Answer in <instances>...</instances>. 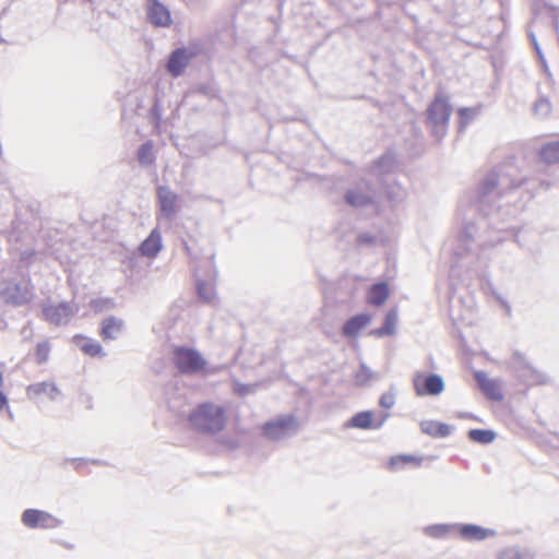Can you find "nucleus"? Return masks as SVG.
Here are the masks:
<instances>
[{
    "label": "nucleus",
    "instance_id": "obj_51",
    "mask_svg": "<svg viewBox=\"0 0 559 559\" xmlns=\"http://www.w3.org/2000/svg\"><path fill=\"white\" fill-rule=\"evenodd\" d=\"M203 475H219V472L216 471H207V472H201Z\"/></svg>",
    "mask_w": 559,
    "mask_h": 559
},
{
    "label": "nucleus",
    "instance_id": "obj_5",
    "mask_svg": "<svg viewBox=\"0 0 559 559\" xmlns=\"http://www.w3.org/2000/svg\"><path fill=\"white\" fill-rule=\"evenodd\" d=\"M173 362L185 374L199 373L207 365L198 349L188 346H175L173 348Z\"/></svg>",
    "mask_w": 559,
    "mask_h": 559
},
{
    "label": "nucleus",
    "instance_id": "obj_3",
    "mask_svg": "<svg viewBox=\"0 0 559 559\" xmlns=\"http://www.w3.org/2000/svg\"><path fill=\"white\" fill-rule=\"evenodd\" d=\"M452 114V106L441 94H437L433 102L427 108V126L431 135L437 140L442 139L447 133V127Z\"/></svg>",
    "mask_w": 559,
    "mask_h": 559
},
{
    "label": "nucleus",
    "instance_id": "obj_22",
    "mask_svg": "<svg viewBox=\"0 0 559 559\" xmlns=\"http://www.w3.org/2000/svg\"><path fill=\"white\" fill-rule=\"evenodd\" d=\"M108 465L106 461L100 459H91L88 456H72L64 460L63 466L66 468H73L81 474L91 473L90 466Z\"/></svg>",
    "mask_w": 559,
    "mask_h": 559
},
{
    "label": "nucleus",
    "instance_id": "obj_14",
    "mask_svg": "<svg viewBox=\"0 0 559 559\" xmlns=\"http://www.w3.org/2000/svg\"><path fill=\"white\" fill-rule=\"evenodd\" d=\"M146 15L148 22L156 27H167L171 23L168 8L159 0H147Z\"/></svg>",
    "mask_w": 559,
    "mask_h": 559
},
{
    "label": "nucleus",
    "instance_id": "obj_52",
    "mask_svg": "<svg viewBox=\"0 0 559 559\" xmlns=\"http://www.w3.org/2000/svg\"><path fill=\"white\" fill-rule=\"evenodd\" d=\"M62 546L66 547L67 549H73L74 548L73 544H70V543H67V542H63Z\"/></svg>",
    "mask_w": 559,
    "mask_h": 559
},
{
    "label": "nucleus",
    "instance_id": "obj_11",
    "mask_svg": "<svg viewBox=\"0 0 559 559\" xmlns=\"http://www.w3.org/2000/svg\"><path fill=\"white\" fill-rule=\"evenodd\" d=\"M41 313L45 321L56 326L67 325L75 311L73 307L66 301L57 305L44 302L41 305Z\"/></svg>",
    "mask_w": 559,
    "mask_h": 559
},
{
    "label": "nucleus",
    "instance_id": "obj_31",
    "mask_svg": "<svg viewBox=\"0 0 559 559\" xmlns=\"http://www.w3.org/2000/svg\"><path fill=\"white\" fill-rule=\"evenodd\" d=\"M534 552L525 547L511 546L500 551L498 559H534Z\"/></svg>",
    "mask_w": 559,
    "mask_h": 559
},
{
    "label": "nucleus",
    "instance_id": "obj_50",
    "mask_svg": "<svg viewBox=\"0 0 559 559\" xmlns=\"http://www.w3.org/2000/svg\"><path fill=\"white\" fill-rule=\"evenodd\" d=\"M473 227H474V225H473L472 223H471V224H469V223H467V224L465 225V231H466V234H467L469 237H472V230H471V229H472Z\"/></svg>",
    "mask_w": 559,
    "mask_h": 559
},
{
    "label": "nucleus",
    "instance_id": "obj_40",
    "mask_svg": "<svg viewBox=\"0 0 559 559\" xmlns=\"http://www.w3.org/2000/svg\"><path fill=\"white\" fill-rule=\"evenodd\" d=\"M551 110V105L548 99L540 98L534 104V111L540 117H546Z\"/></svg>",
    "mask_w": 559,
    "mask_h": 559
},
{
    "label": "nucleus",
    "instance_id": "obj_29",
    "mask_svg": "<svg viewBox=\"0 0 559 559\" xmlns=\"http://www.w3.org/2000/svg\"><path fill=\"white\" fill-rule=\"evenodd\" d=\"M75 340H78L76 344L84 354L92 357L105 356L103 347L97 341H93L80 335L75 336Z\"/></svg>",
    "mask_w": 559,
    "mask_h": 559
},
{
    "label": "nucleus",
    "instance_id": "obj_15",
    "mask_svg": "<svg viewBox=\"0 0 559 559\" xmlns=\"http://www.w3.org/2000/svg\"><path fill=\"white\" fill-rule=\"evenodd\" d=\"M389 414H383L379 421H374L373 413L371 411H362L356 413L346 421L345 427L357 429H380L384 421L388 419Z\"/></svg>",
    "mask_w": 559,
    "mask_h": 559
},
{
    "label": "nucleus",
    "instance_id": "obj_34",
    "mask_svg": "<svg viewBox=\"0 0 559 559\" xmlns=\"http://www.w3.org/2000/svg\"><path fill=\"white\" fill-rule=\"evenodd\" d=\"M153 147H154L153 142L146 141L143 144H141L140 147L138 148L136 158L141 166L147 167L154 163L155 156H154Z\"/></svg>",
    "mask_w": 559,
    "mask_h": 559
},
{
    "label": "nucleus",
    "instance_id": "obj_25",
    "mask_svg": "<svg viewBox=\"0 0 559 559\" xmlns=\"http://www.w3.org/2000/svg\"><path fill=\"white\" fill-rule=\"evenodd\" d=\"M399 313L396 308L390 309L385 317L381 328L374 329L370 332L371 335L377 337L390 336L395 333L397 324Z\"/></svg>",
    "mask_w": 559,
    "mask_h": 559
},
{
    "label": "nucleus",
    "instance_id": "obj_17",
    "mask_svg": "<svg viewBox=\"0 0 559 559\" xmlns=\"http://www.w3.org/2000/svg\"><path fill=\"white\" fill-rule=\"evenodd\" d=\"M43 394L52 402L59 400L62 396L60 389L52 381L33 383L26 388V395L29 400L37 399Z\"/></svg>",
    "mask_w": 559,
    "mask_h": 559
},
{
    "label": "nucleus",
    "instance_id": "obj_28",
    "mask_svg": "<svg viewBox=\"0 0 559 559\" xmlns=\"http://www.w3.org/2000/svg\"><path fill=\"white\" fill-rule=\"evenodd\" d=\"M377 185H378V187L381 186L384 188L388 200L394 204L401 203L406 198V194H407L406 190L396 181L388 182L385 180V181H383L381 183H377Z\"/></svg>",
    "mask_w": 559,
    "mask_h": 559
},
{
    "label": "nucleus",
    "instance_id": "obj_23",
    "mask_svg": "<svg viewBox=\"0 0 559 559\" xmlns=\"http://www.w3.org/2000/svg\"><path fill=\"white\" fill-rule=\"evenodd\" d=\"M475 379L484 392V394L493 400V401H501L502 400V393L500 391L499 385L496 381L489 379L487 374L483 371H476L475 372Z\"/></svg>",
    "mask_w": 559,
    "mask_h": 559
},
{
    "label": "nucleus",
    "instance_id": "obj_27",
    "mask_svg": "<svg viewBox=\"0 0 559 559\" xmlns=\"http://www.w3.org/2000/svg\"><path fill=\"white\" fill-rule=\"evenodd\" d=\"M420 429L424 433L429 435L435 438H445L451 435L452 427L439 423L436 420H424L420 423Z\"/></svg>",
    "mask_w": 559,
    "mask_h": 559
},
{
    "label": "nucleus",
    "instance_id": "obj_12",
    "mask_svg": "<svg viewBox=\"0 0 559 559\" xmlns=\"http://www.w3.org/2000/svg\"><path fill=\"white\" fill-rule=\"evenodd\" d=\"M193 51L182 47L173 50L166 63V70L173 78L180 76L190 61L193 59Z\"/></svg>",
    "mask_w": 559,
    "mask_h": 559
},
{
    "label": "nucleus",
    "instance_id": "obj_37",
    "mask_svg": "<svg viewBox=\"0 0 559 559\" xmlns=\"http://www.w3.org/2000/svg\"><path fill=\"white\" fill-rule=\"evenodd\" d=\"M51 346L48 340L37 343L35 348V359L38 365H43L48 361Z\"/></svg>",
    "mask_w": 559,
    "mask_h": 559
},
{
    "label": "nucleus",
    "instance_id": "obj_41",
    "mask_svg": "<svg viewBox=\"0 0 559 559\" xmlns=\"http://www.w3.org/2000/svg\"><path fill=\"white\" fill-rule=\"evenodd\" d=\"M395 404V393L393 390L384 392L379 400V405L383 408L390 409Z\"/></svg>",
    "mask_w": 559,
    "mask_h": 559
},
{
    "label": "nucleus",
    "instance_id": "obj_6",
    "mask_svg": "<svg viewBox=\"0 0 559 559\" xmlns=\"http://www.w3.org/2000/svg\"><path fill=\"white\" fill-rule=\"evenodd\" d=\"M378 192L377 183L362 179L345 192L344 200L353 207H365L374 203Z\"/></svg>",
    "mask_w": 559,
    "mask_h": 559
},
{
    "label": "nucleus",
    "instance_id": "obj_9",
    "mask_svg": "<svg viewBox=\"0 0 559 559\" xmlns=\"http://www.w3.org/2000/svg\"><path fill=\"white\" fill-rule=\"evenodd\" d=\"M510 366L518 378L528 384H542L547 382V377L536 370L522 355L515 352L510 360Z\"/></svg>",
    "mask_w": 559,
    "mask_h": 559
},
{
    "label": "nucleus",
    "instance_id": "obj_32",
    "mask_svg": "<svg viewBox=\"0 0 559 559\" xmlns=\"http://www.w3.org/2000/svg\"><path fill=\"white\" fill-rule=\"evenodd\" d=\"M540 157L546 164L559 163V141H551L544 144L540 148Z\"/></svg>",
    "mask_w": 559,
    "mask_h": 559
},
{
    "label": "nucleus",
    "instance_id": "obj_46",
    "mask_svg": "<svg viewBox=\"0 0 559 559\" xmlns=\"http://www.w3.org/2000/svg\"><path fill=\"white\" fill-rule=\"evenodd\" d=\"M36 252L34 249H26L21 251L20 253V260L23 262H32L33 258L35 257Z\"/></svg>",
    "mask_w": 559,
    "mask_h": 559
},
{
    "label": "nucleus",
    "instance_id": "obj_45",
    "mask_svg": "<svg viewBox=\"0 0 559 559\" xmlns=\"http://www.w3.org/2000/svg\"><path fill=\"white\" fill-rule=\"evenodd\" d=\"M4 408L9 415V418L11 420H13L14 417H13V414H12L9 405H8V399H7L5 394L2 391H0V412Z\"/></svg>",
    "mask_w": 559,
    "mask_h": 559
},
{
    "label": "nucleus",
    "instance_id": "obj_1",
    "mask_svg": "<svg viewBox=\"0 0 559 559\" xmlns=\"http://www.w3.org/2000/svg\"><path fill=\"white\" fill-rule=\"evenodd\" d=\"M516 167L508 160L489 171L481 180L477 191L476 207L484 216L493 219L513 214L514 209L496 205L498 199L503 198L511 190L524 183L525 179L518 176Z\"/></svg>",
    "mask_w": 559,
    "mask_h": 559
},
{
    "label": "nucleus",
    "instance_id": "obj_20",
    "mask_svg": "<svg viewBox=\"0 0 559 559\" xmlns=\"http://www.w3.org/2000/svg\"><path fill=\"white\" fill-rule=\"evenodd\" d=\"M370 321L371 316L366 312L355 314L344 323L342 333L346 337H355L370 323Z\"/></svg>",
    "mask_w": 559,
    "mask_h": 559
},
{
    "label": "nucleus",
    "instance_id": "obj_49",
    "mask_svg": "<svg viewBox=\"0 0 559 559\" xmlns=\"http://www.w3.org/2000/svg\"><path fill=\"white\" fill-rule=\"evenodd\" d=\"M4 364H0V386L3 384Z\"/></svg>",
    "mask_w": 559,
    "mask_h": 559
},
{
    "label": "nucleus",
    "instance_id": "obj_18",
    "mask_svg": "<svg viewBox=\"0 0 559 559\" xmlns=\"http://www.w3.org/2000/svg\"><path fill=\"white\" fill-rule=\"evenodd\" d=\"M394 167L395 156L392 152H386L372 163L369 174L378 179V183H381L385 181L383 177L390 174Z\"/></svg>",
    "mask_w": 559,
    "mask_h": 559
},
{
    "label": "nucleus",
    "instance_id": "obj_24",
    "mask_svg": "<svg viewBox=\"0 0 559 559\" xmlns=\"http://www.w3.org/2000/svg\"><path fill=\"white\" fill-rule=\"evenodd\" d=\"M162 250V235L158 228H154L147 238L141 243L140 252L147 258H154Z\"/></svg>",
    "mask_w": 559,
    "mask_h": 559
},
{
    "label": "nucleus",
    "instance_id": "obj_13",
    "mask_svg": "<svg viewBox=\"0 0 559 559\" xmlns=\"http://www.w3.org/2000/svg\"><path fill=\"white\" fill-rule=\"evenodd\" d=\"M455 534L467 542H481L489 537H495L497 532L472 523H456Z\"/></svg>",
    "mask_w": 559,
    "mask_h": 559
},
{
    "label": "nucleus",
    "instance_id": "obj_16",
    "mask_svg": "<svg viewBox=\"0 0 559 559\" xmlns=\"http://www.w3.org/2000/svg\"><path fill=\"white\" fill-rule=\"evenodd\" d=\"M157 200L162 215L173 218L177 212L178 195L168 187L162 186L157 189Z\"/></svg>",
    "mask_w": 559,
    "mask_h": 559
},
{
    "label": "nucleus",
    "instance_id": "obj_43",
    "mask_svg": "<svg viewBox=\"0 0 559 559\" xmlns=\"http://www.w3.org/2000/svg\"><path fill=\"white\" fill-rule=\"evenodd\" d=\"M376 242V236L369 233H361L357 236L358 246H371Z\"/></svg>",
    "mask_w": 559,
    "mask_h": 559
},
{
    "label": "nucleus",
    "instance_id": "obj_10",
    "mask_svg": "<svg viewBox=\"0 0 559 559\" xmlns=\"http://www.w3.org/2000/svg\"><path fill=\"white\" fill-rule=\"evenodd\" d=\"M415 392L418 396H437L444 391V381L437 373H417L413 379Z\"/></svg>",
    "mask_w": 559,
    "mask_h": 559
},
{
    "label": "nucleus",
    "instance_id": "obj_33",
    "mask_svg": "<svg viewBox=\"0 0 559 559\" xmlns=\"http://www.w3.org/2000/svg\"><path fill=\"white\" fill-rule=\"evenodd\" d=\"M425 534L433 538H443L456 532V523L454 524H432L425 527Z\"/></svg>",
    "mask_w": 559,
    "mask_h": 559
},
{
    "label": "nucleus",
    "instance_id": "obj_2",
    "mask_svg": "<svg viewBox=\"0 0 559 559\" xmlns=\"http://www.w3.org/2000/svg\"><path fill=\"white\" fill-rule=\"evenodd\" d=\"M189 421L197 431L215 435L227 424L226 409L222 405L204 402L190 413Z\"/></svg>",
    "mask_w": 559,
    "mask_h": 559
},
{
    "label": "nucleus",
    "instance_id": "obj_7",
    "mask_svg": "<svg viewBox=\"0 0 559 559\" xmlns=\"http://www.w3.org/2000/svg\"><path fill=\"white\" fill-rule=\"evenodd\" d=\"M299 424L294 415H281L263 425V435L270 440H283L294 436Z\"/></svg>",
    "mask_w": 559,
    "mask_h": 559
},
{
    "label": "nucleus",
    "instance_id": "obj_26",
    "mask_svg": "<svg viewBox=\"0 0 559 559\" xmlns=\"http://www.w3.org/2000/svg\"><path fill=\"white\" fill-rule=\"evenodd\" d=\"M390 290L385 282L373 284L367 294V301L372 306H382L389 298Z\"/></svg>",
    "mask_w": 559,
    "mask_h": 559
},
{
    "label": "nucleus",
    "instance_id": "obj_47",
    "mask_svg": "<svg viewBox=\"0 0 559 559\" xmlns=\"http://www.w3.org/2000/svg\"><path fill=\"white\" fill-rule=\"evenodd\" d=\"M21 334L25 340H29L32 337V330L29 328V323L22 328Z\"/></svg>",
    "mask_w": 559,
    "mask_h": 559
},
{
    "label": "nucleus",
    "instance_id": "obj_44",
    "mask_svg": "<svg viewBox=\"0 0 559 559\" xmlns=\"http://www.w3.org/2000/svg\"><path fill=\"white\" fill-rule=\"evenodd\" d=\"M151 119L158 122L162 118V107L158 100H155L152 108L150 109Z\"/></svg>",
    "mask_w": 559,
    "mask_h": 559
},
{
    "label": "nucleus",
    "instance_id": "obj_36",
    "mask_svg": "<svg viewBox=\"0 0 559 559\" xmlns=\"http://www.w3.org/2000/svg\"><path fill=\"white\" fill-rule=\"evenodd\" d=\"M197 292L199 298L206 304H211L215 298L214 286L203 280H197Z\"/></svg>",
    "mask_w": 559,
    "mask_h": 559
},
{
    "label": "nucleus",
    "instance_id": "obj_4",
    "mask_svg": "<svg viewBox=\"0 0 559 559\" xmlns=\"http://www.w3.org/2000/svg\"><path fill=\"white\" fill-rule=\"evenodd\" d=\"M0 296L5 304L14 307H21L31 302L34 298V286L29 275L23 276L21 281H7L0 290Z\"/></svg>",
    "mask_w": 559,
    "mask_h": 559
},
{
    "label": "nucleus",
    "instance_id": "obj_30",
    "mask_svg": "<svg viewBox=\"0 0 559 559\" xmlns=\"http://www.w3.org/2000/svg\"><path fill=\"white\" fill-rule=\"evenodd\" d=\"M379 373L372 371L365 362H360L359 369L355 372L354 380L358 386L369 385L372 381L378 380Z\"/></svg>",
    "mask_w": 559,
    "mask_h": 559
},
{
    "label": "nucleus",
    "instance_id": "obj_8",
    "mask_svg": "<svg viewBox=\"0 0 559 559\" xmlns=\"http://www.w3.org/2000/svg\"><path fill=\"white\" fill-rule=\"evenodd\" d=\"M24 526L35 530H52L60 527L63 522L51 513L39 509H25L21 515Z\"/></svg>",
    "mask_w": 559,
    "mask_h": 559
},
{
    "label": "nucleus",
    "instance_id": "obj_48",
    "mask_svg": "<svg viewBox=\"0 0 559 559\" xmlns=\"http://www.w3.org/2000/svg\"><path fill=\"white\" fill-rule=\"evenodd\" d=\"M532 41H533V44H534V47H535V49H536L537 55L539 56V58H540V59H543L542 51H540V49H539V46H538L537 40H536V38H535V36H534V35H532Z\"/></svg>",
    "mask_w": 559,
    "mask_h": 559
},
{
    "label": "nucleus",
    "instance_id": "obj_35",
    "mask_svg": "<svg viewBox=\"0 0 559 559\" xmlns=\"http://www.w3.org/2000/svg\"><path fill=\"white\" fill-rule=\"evenodd\" d=\"M496 432L491 429H471L467 437L471 441L479 444H489L496 439Z\"/></svg>",
    "mask_w": 559,
    "mask_h": 559
},
{
    "label": "nucleus",
    "instance_id": "obj_53",
    "mask_svg": "<svg viewBox=\"0 0 559 559\" xmlns=\"http://www.w3.org/2000/svg\"><path fill=\"white\" fill-rule=\"evenodd\" d=\"M461 417H463V418H475V416H473L471 414H464V415H461Z\"/></svg>",
    "mask_w": 559,
    "mask_h": 559
},
{
    "label": "nucleus",
    "instance_id": "obj_19",
    "mask_svg": "<svg viewBox=\"0 0 559 559\" xmlns=\"http://www.w3.org/2000/svg\"><path fill=\"white\" fill-rule=\"evenodd\" d=\"M425 456H390L384 467L390 472H399L408 468H417L421 466Z\"/></svg>",
    "mask_w": 559,
    "mask_h": 559
},
{
    "label": "nucleus",
    "instance_id": "obj_39",
    "mask_svg": "<svg viewBox=\"0 0 559 559\" xmlns=\"http://www.w3.org/2000/svg\"><path fill=\"white\" fill-rule=\"evenodd\" d=\"M257 386V384H245L239 381H234V391L239 396H246L248 394L254 393Z\"/></svg>",
    "mask_w": 559,
    "mask_h": 559
},
{
    "label": "nucleus",
    "instance_id": "obj_38",
    "mask_svg": "<svg viewBox=\"0 0 559 559\" xmlns=\"http://www.w3.org/2000/svg\"><path fill=\"white\" fill-rule=\"evenodd\" d=\"M195 91L210 98H215L218 94V88L212 82L199 84Z\"/></svg>",
    "mask_w": 559,
    "mask_h": 559
},
{
    "label": "nucleus",
    "instance_id": "obj_42",
    "mask_svg": "<svg viewBox=\"0 0 559 559\" xmlns=\"http://www.w3.org/2000/svg\"><path fill=\"white\" fill-rule=\"evenodd\" d=\"M475 110L472 108H461L459 110L460 116V128L463 129L474 117H475Z\"/></svg>",
    "mask_w": 559,
    "mask_h": 559
},
{
    "label": "nucleus",
    "instance_id": "obj_21",
    "mask_svg": "<svg viewBox=\"0 0 559 559\" xmlns=\"http://www.w3.org/2000/svg\"><path fill=\"white\" fill-rule=\"evenodd\" d=\"M124 328V322L114 316H109L102 321L100 336L104 341L117 340Z\"/></svg>",
    "mask_w": 559,
    "mask_h": 559
}]
</instances>
